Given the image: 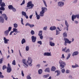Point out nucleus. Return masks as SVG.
<instances>
[{
  "mask_svg": "<svg viewBox=\"0 0 79 79\" xmlns=\"http://www.w3.org/2000/svg\"><path fill=\"white\" fill-rule=\"evenodd\" d=\"M4 18L5 20L7 21L8 17L5 14H2L1 16H0V23H4Z\"/></svg>",
  "mask_w": 79,
  "mask_h": 79,
  "instance_id": "nucleus-1",
  "label": "nucleus"
},
{
  "mask_svg": "<svg viewBox=\"0 0 79 79\" xmlns=\"http://www.w3.org/2000/svg\"><path fill=\"white\" fill-rule=\"evenodd\" d=\"M59 63L60 64V66L61 67V69H62L63 68H64V66H66V63L61 60H60L59 61Z\"/></svg>",
  "mask_w": 79,
  "mask_h": 79,
  "instance_id": "nucleus-2",
  "label": "nucleus"
},
{
  "mask_svg": "<svg viewBox=\"0 0 79 79\" xmlns=\"http://www.w3.org/2000/svg\"><path fill=\"white\" fill-rule=\"evenodd\" d=\"M28 60L27 61V63L30 66H32V59L31 58V57H29L28 58Z\"/></svg>",
  "mask_w": 79,
  "mask_h": 79,
  "instance_id": "nucleus-3",
  "label": "nucleus"
},
{
  "mask_svg": "<svg viewBox=\"0 0 79 79\" xmlns=\"http://www.w3.org/2000/svg\"><path fill=\"white\" fill-rule=\"evenodd\" d=\"M34 5L32 4V1H30L28 2L27 3V7H30L28 8V9H32L33 7H34Z\"/></svg>",
  "mask_w": 79,
  "mask_h": 79,
  "instance_id": "nucleus-4",
  "label": "nucleus"
},
{
  "mask_svg": "<svg viewBox=\"0 0 79 79\" xmlns=\"http://www.w3.org/2000/svg\"><path fill=\"white\" fill-rule=\"evenodd\" d=\"M64 40L65 41V43H64V45L65 46H66V45H67V44H71V43L72 42V41H69V39L67 38H64Z\"/></svg>",
  "mask_w": 79,
  "mask_h": 79,
  "instance_id": "nucleus-5",
  "label": "nucleus"
},
{
  "mask_svg": "<svg viewBox=\"0 0 79 79\" xmlns=\"http://www.w3.org/2000/svg\"><path fill=\"white\" fill-rule=\"evenodd\" d=\"M11 65L10 64H9V63H8L7 68V72L9 73H11Z\"/></svg>",
  "mask_w": 79,
  "mask_h": 79,
  "instance_id": "nucleus-6",
  "label": "nucleus"
},
{
  "mask_svg": "<svg viewBox=\"0 0 79 79\" xmlns=\"http://www.w3.org/2000/svg\"><path fill=\"white\" fill-rule=\"evenodd\" d=\"M77 18V19H79V14L77 15H73L72 16V20L73 21H74V19H76V18Z\"/></svg>",
  "mask_w": 79,
  "mask_h": 79,
  "instance_id": "nucleus-7",
  "label": "nucleus"
},
{
  "mask_svg": "<svg viewBox=\"0 0 79 79\" xmlns=\"http://www.w3.org/2000/svg\"><path fill=\"white\" fill-rule=\"evenodd\" d=\"M64 3L63 2H58V5L60 7H62L64 6Z\"/></svg>",
  "mask_w": 79,
  "mask_h": 79,
  "instance_id": "nucleus-8",
  "label": "nucleus"
},
{
  "mask_svg": "<svg viewBox=\"0 0 79 79\" xmlns=\"http://www.w3.org/2000/svg\"><path fill=\"white\" fill-rule=\"evenodd\" d=\"M38 35L40 36V37L41 40L43 39V35H42V31H39Z\"/></svg>",
  "mask_w": 79,
  "mask_h": 79,
  "instance_id": "nucleus-9",
  "label": "nucleus"
},
{
  "mask_svg": "<svg viewBox=\"0 0 79 79\" xmlns=\"http://www.w3.org/2000/svg\"><path fill=\"white\" fill-rule=\"evenodd\" d=\"M32 42L35 43L36 41V39H37V37L36 36H34V35H32L31 37Z\"/></svg>",
  "mask_w": 79,
  "mask_h": 79,
  "instance_id": "nucleus-10",
  "label": "nucleus"
},
{
  "mask_svg": "<svg viewBox=\"0 0 79 79\" xmlns=\"http://www.w3.org/2000/svg\"><path fill=\"white\" fill-rule=\"evenodd\" d=\"M0 5L1 7L4 8L5 6V3L3 2H2V0H0Z\"/></svg>",
  "mask_w": 79,
  "mask_h": 79,
  "instance_id": "nucleus-11",
  "label": "nucleus"
},
{
  "mask_svg": "<svg viewBox=\"0 0 79 79\" xmlns=\"http://www.w3.org/2000/svg\"><path fill=\"white\" fill-rule=\"evenodd\" d=\"M3 40H4V43L5 44H8L9 43L8 42H9V39H7L5 37L3 38Z\"/></svg>",
  "mask_w": 79,
  "mask_h": 79,
  "instance_id": "nucleus-12",
  "label": "nucleus"
},
{
  "mask_svg": "<svg viewBox=\"0 0 79 79\" xmlns=\"http://www.w3.org/2000/svg\"><path fill=\"white\" fill-rule=\"evenodd\" d=\"M44 56H52V54H51V52H45L44 53Z\"/></svg>",
  "mask_w": 79,
  "mask_h": 79,
  "instance_id": "nucleus-13",
  "label": "nucleus"
},
{
  "mask_svg": "<svg viewBox=\"0 0 79 79\" xmlns=\"http://www.w3.org/2000/svg\"><path fill=\"white\" fill-rule=\"evenodd\" d=\"M79 54V52L78 51H75L74 52L72 55V56H76V55H77Z\"/></svg>",
  "mask_w": 79,
  "mask_h": 79,
  "instance_id": "nucleus-14",
  "label": "nucleus"
},
{
  "mask_svg": "<svg viewBox=\"0 0 79 79\" xmlns=\"http://www.w3.org/2000/svg\"><path fill=\"white\" fill-rule=\"evenodd\" d=\"M9 31L7 30L4 31V35H5V36H8L9 34Z\"/></svg>",
  "mask_w": 79,
  "mask_h": 79,
  "instance_id": "nucleus-15",
  "label": "nucleus"
},
{
  "mask_svg": "<svg viewBox=\"0 0 79 79\" xmlns=\"http://www.w3.org/2000/svg\"><path fill=\"white\" fill-rule=\"evenodd\" d=\"M47 11V9L45 7H43L41 8V11L45 13Z\"/></svg>",
  "mask_w": 79,
  "mask_h": 79,
  "instance_id": "nucleus-16",
  "label": "nucleus"
},
{
  "mask_svg": "<svg viewBox=\"0 0 79 79\" xmlns=\"http://www.w3.org/2000/svg\"><path fill=\"white\" fill-rule=\"evenodd\" d=\"M13 32H15V33H20V31H18V29H16V28H13Z\"/></svg>",
  "mask_w": 79,
  "mask_h": 79,
  "instance_id": "nucleus-17",
  "label": "nucleus"
},
{
  "mask_svg": "<svg viewBox=\"0 0 79 79\" xmlns=\"http://www.w3.org/2000/svg\"><path fill=\"white\" fill-rule=\"evenodd\" d=\"M56 27L55 26H52L50 28V29L51 31H54V30H56Z\"/></svg>",
  "mask_w": 79,
  "mask_h": 79,
  "instance_id": "nucleus-18",
  "label": "nucleus"
},
{
  "mask_svg": "<svg viewBox=\"0 0 79 79\" xmlns=\"http://www.w3.org/2000/svg\"><path fill=\"white\" fill-rule=\"evenodd\" d=\"M44 13L45 12H43V11H40V16H41V17H43L44 16Z\"/></svg>",
  "mask_w": 79,
  "mask_h": 79,
  "instance_id": "nucleus-19",
  "label": "nucleus"
},
{
  "mask_svg": "<svg viewBox=\"0 0 79 79\" xmlns=\"http://www.w3.org/2000/svg\"><path fill=\"white\" fill-rule=\"evenodd\" d=\"M26 59H23L22 60V61L23 62V64H25V65H26V66H27V67H28V64H27V63H26Z\"/></svg>",
  "mask_w": 79,
  "mask_h": 79,
  "instance_id": "nucleus-20",
  "label": "nucleus"
},
{
  "mask_svg": "<svg viewBox=\"0 0 79 79\" xmlns=\"http://www.w3.org/2000/svg\"><path fill=\"white\" fill-rule=\"evenodd\" d=\"M50 68L49 67H48L47 68H46L45 70L44 71L45 72H48V73H50Z\"/></svg>",
  "mask_w": 79,
  "mask_h": 79,
  "instance_id": "nucleus-21",
  "label": "nucleus"
},
{
  "mask_svg": "<svg viewBox=\"0 0 79 79\" xmlns=\"http://www.w3.org/2000/svg\"><path fill=\"white\" fill-rule=\"evenodd\" d=\"M49 43H50L49 44L52 47L55 46V43H53V42L52 41H50Z\"/></svg>",
  "mask_w": 79,
  "mask_h": 79,
  "instance_id": "nucleus-22",
  "label": "nucleus"
},
{
  "mask_svg": "<svg viewBox=\"0 0 79 79\" xmlns=\"http://www.w3.org/2000/svg\"><path fill=\"white\" fill-rule=\"evenodd\" d=\"M55 70H56V68H55V67L54 66L52 67L51 69V71H55Z\"/></svg>",
  "mask_w": 79,
  "mask_h": 79,
  "instance_id": "nucleus-23",
  "label": "nucleus"
},
{
  "mask_svg": "<svg viewBox=\"0 0 79 79\" xmlns=\"http://www.w3.org/2000/svg\"><path fill=\"white\" fill-rule=\"evenodd\" d=\"M55 73H57V74L56 75L57 76H59L60 74V71L59 70H56L55 71Z\"/></svg>",
  "mask_w": 79,
  "mask_h": 79,
  "instance_id": "nucleus-24",
  "label": "nucleus"
},
{
  "mask_svg": "<svg viewBox=\"0 0 79 79\" xmlns=\"http://www.w3.org/2000/svg\"><path fill=\"white\" fill-rule=\"evenodd\" d=\"M63 36L64 37H67V33H66V32L65 31L63 33Z\"/></svg>",
  "mask_w": 79,
  "mask_h": 79,
  "instance_id": "nucleus-25",
  "label": "nucleus"
},
{
  "mask_svg": "<svg viewBox=\"0 0 79 79\" xmlns=\"http://www.w3.org/2000/svg\"><path fill=\"white\" fill-rule=\"evenodd\" d=\"M50 75L49 74H48L46 75H44L43 76V77L44 78H47V77H49Z\"/></svg>",
  "mask_w": 79,
  "mask_h": 79,
  "instance_id": "nucleus-26",
  "label": "nucleus"
},
{
  "mask_svg": "<svg viewBox=\"0 0 79 79\" xmlns=\"http://www.w3.org/2000/svg\"><path fill=\"white\" fill-rule=\"evenodd\" d=\"M13 6L12 5H10L8 6V8L9 10H12L13 8Z\"/></svg>",
  "mask_w": 79,
  "mask_h": 79,
  "instance_id": "nucleus-27",
  "label": "nucleus"
},
{
  "mask_svg": "<svg viewBox=\"0 0 79 79\" xmlns=\"http://www.w3.org/2000/svg\"><path fill=\"white\" fill-rule=\"evenodd\" d=\"M65 24L67 27H69V25L68 23V22H67V21L66 20H65Z\"/></svg>",
  "mask_w": 79,
  "mask_h": 79,
  "instance_id": "nucleus-28",
  "label": "nucleus"
},
{
  "mask_svg": "<svg viewBox=\"0 0 79 79\" xmlns=\"http://www.w3.org/2000/svg\"><path fill=\"white\" fill-rule=\"evenodd\" d=\"M42 1L45 6L47 7V3H46V1H45V0H42Z\"/></svg>",
  "mask_w": 79,
  "mask_h": 79,
  "instance_id": "nucleus-29",
  "label": "nucleus"
},
{
  "mask_svg": "<svg viewBox=\"0 0 79 79\" xmlns=\"http://www.w3.org/2000/svg\"><path fill=\"white\" fill-rule=\"evenodd\" d=\"M22 44H24V43H26V40L24 39H23L21 41Z\"/></svg>",
  "mask_w": 79,
  "mask_h": 79,
  "instance_id": "nucleus-30",
  "label": "nucleus"
},
{
  "mask_svg": "<svg viewBox=\"0 0 79 79\" xmlns=\"http://www.w3.org/2000/svg\"><path fill=\"white\" fill-rule=\"evenodd\" d=\"M56 35H58L60 34V31H59L57 29L56 30Z\"/></svg>",
  "mask_w": 79,
  "mask_h": 79,
  "instance_id": "nucleus-31",
  "label": "nucleus"
},
{
  "mask_svg": "<svg viewBox=\"0 0 79 79\" xmlns=\"http://www.w3.org/2000/svg\"><path fill=\"white\" fill-rule=\"evenodd\" d=\"M38 73L39 74H41L42 73V69H40L38 70Z\"/></svg>",
  "mask_w": 79,
  "mask_h": 79,
  "instance_id": "nucleus-32",
  "label": "nucleus"
},
{
  "mask_svg": "<svg viewBox=\"0 0 79 79\" xmlns=\"http://www.w3.org/2000/svg\"><path fill=\"white\" fill-rule=\"evenodd\" d=\"M70 56H71V54L69 53L68 54V56L66 58V60H68V59H69V58H70Z\"/></svg>",
  "mask_w": 79,
  "mask_h": 79,
  "instance_id": "nucleus-33",
  "label": "nucleus"
},
{
  "mask_svg": "<svg viewBox=\"0 0 79 79\" xmlns=\"http://www.w3.org/2000/svg\"><path fill=\"white\" fill-rule=\"evenodd\" d=\"M14 27L15 28H17V27H18V24L16 23H14Z\"/></svg>",
  "mask_w": 79,
  "mask_h": 79,
  "instance_id": "nucleus-34",
  "label": "nucleus"
},
{
  "mask_svg": "<svg viewBox=\"0 0 79 79\" xmlns=\"http://www.w3.org/2000/svg\"><path fill=\"white\" fill-rule=\"evenodd\" d=\"M11 10L13 12H16V9L14 7H13Z\"/></svg>",
  "mask_w": 79,
  "mask_h": 79,
  "instance_id": "nucleus-35",
  "label": "nucleus"
},
{
  "mask_svg": "<svg viewBox=\"0 0 79 79\" xmlns=\"http://www.w3.org/2000/svg\"><path fill=\"white\" fill-rule=\"evenodd\" d=\"M22 15L24 16L26 15V13L25 12H24V11H23L22 12Z\"/></svg>",
  "mask_w": 79,
  "mask_h": 79,
  "instance_id": "nucleus-36",
  "label": "nucleus"
},
{
  "mask_svg": "<svg viewBox=\"0 0 79 79\" xmlns=\"http://www.w3.org/2000/svg\"><path fill=\"white\" fill-rule=\"evenodd\" d=\"M5 7H0V10L1 11H5Z\"/></svg>",
  "mask_w": 79,
  "mask_h": 79,
  "instance_id": "nucleus-37",
  "label": "nucleus"
},
{
  "mask_svg": "<svg viewBox=\"0 0 79 79\" xmlns=\"http://www.w3.org/2000/svg\"><path fill=\"white\" fill-rule=\"evenodd\" d=\"M36 17L37 19H40V15H36Z\"/></svg>",
  "mask_w": 79,
  "mask_h": 79,
  "instance_id": "nucleus-38",
  "label": "nucleus"
},
{
  "mask_svg": "<svg viewBox=\"0 0 79 79\" xmlns=\"http://www.w3.org/2000/svg\"><path fill=\"white\" fill-rule=\"evenodd\" d=\"M31 35H34V34H35V32H34V31L32 30L31 31Z\"/></svg>",
  "mask_w": 79,
  "mask_h": 79,
  "instance_id": "nucleus-39",
  "label": "nucleus"
},
{
  "mask_svg": "<svg viewBox=\"0 0 79 79\" xmlns=\"http://www.w3.org/2000/svg\"><path fill=\"white\" fill-rule=\"evenodd\" d=\"M7 67L6 65H4L2 67V69L3 70H5V69H6Z\"/></svg>",
  "mask_w": 79,
  "mask_h": 79,
  "instance_id": "nucleus-40",
  "label": "nucleus"
},
{
  "mask_svg": "<svg viewBox=\"0 0 79 79\" xmlns=\"http://www.w3.org/2000/svg\"><path fill=\"white\" fill-rule=\"evenodd\" d=\"M21 22L23 25H24V24L23 23V19L21 18Z\"/></svg>",
  "mask_w": 79,
  "mask_h": 79,
  "instance_id": "nucleus-41",
  "label": "nucleus"
},
{
  "mask_svg": "<svg viewBox=\"0 0 79 79\" xmlns=\"http://www.w3.org/2000/svg\"><path fill=\"white\" fill-rule=\"evenodd\" d=\"M3 61V58H1L0 59V64H2V63Z\"/></svg>",
  "mask_w": 79,
  "mask_h": 79,
  "instance_id": "nucleus-42",
  "label": "nucleus"
},
{
  "mask_svg": "<svg viewBox=\"0 0 79 79\" xmlns=\"http://www.w3.org/2000/svg\"><path fill=\"white\" fill-rule=\"evenodd\" d=\"M26 77L27 79H32L30 75H27Z\"/></svg>",
  "mask_w": 79,
  "mask_h": 79,
  "instance_id": "nucleus-43",
  "label": "nucleus"
},
{
  "mask_svg": "<svg viewBox=\"0 0 79 79\" xmlns=\"http://www.w3.org/2000/svg\"><path fill=\"white\" fill-rule=\"evenodd\" d=\"M29 46H26V51H29Z\"/></svg>",
  "mask_w": 79,
  "mask_h": 79,
  "instance_id": "nucleus-44",
  "label": "nucleus"
},
{
  "mask_svg": "<svg viewBox=\"0 0 79 79\" xmlns=\"http://www.w3.org/2000/svg\"><path fill=\"white\" fill-rule=\"evenodd\" d=\"M12 64L13 65H16V62L15 61V60H14L13 61Z\"/></svg>",
  "mask_w": 79,
  "mask_h": 79,
  "instance_id": "nucleus-45",
  "label": "nucleus"
},
{
  "mask_svg": "<svg viewBox=\"0 0 79 79\" xmlns=\"http://www.w3.org/2000/svg\"><path fill=\"white\" fill-rule=\"evenodd\" d=\"M12 29V27H9L8 29L7 30L10 32V31H11V30Z\"/></svg>",
  "mask_w": 79,
  "mask_h": 79,
  "instance_id": "nucleus-46",
  "label": "nucleus"
},
{
  "mask_svg": "<svg viewBox=\"0 0 79 79\" xmlns=\"http://www.w3.org/2000/svg\"><path fill=\"white\" fill-rule=\"evenodd\" d=\"M40 67V64H37L36 66V67L37 68H39Z\"/></svg>",
  "mask_w": 79,
  "mask_h": 79,
  "instance_id": "nucleus-47",
  "label": "nucleus"
},
{
  "mask_svg": "<svg viewBox=\"0 0 79 79\" xmlns=\"http://www.w3.org/2000/svg\"><path fill=\"white\" fill-rule=\"evenodd\" d=\"M66 50H67V47H65V48H64L62 49V51L63 52H65V51H66Z\"/></svg>",
  "mask_w": 79,
  "mask_h": 79,
  "instance_id": "nucleus-48",
  "label": "nucleus"
},
{
  "mask_svg": "<svg viewBox=\"0 0 79 79\" xmlns=\"http://www.w3.org/2000/svg\"><path fill=\"white\" fill-rule=\"evenodd\" d=\"M47 26H46L43 28V30L44 31H47Z\"/></svg>",
  "mask_w": 79,
  "mask_h": 79,
  "instance_id": "nucleus-49",
  "label": "nucleus"
},
{
  "mask_svg": "<svg viewBox=\"0 0 79 79\" xmlns=\"http://www.w3.org/2000/svg\"><path fill=\"white\" fill-rule=\"evenodd\" d=\"M70 52V49H69L68 48V49L66 51H65V52H66V53H69Z\"/></svg>",
  "mask_w": 79,
  "mask_h": 79,
  "instance_id": "nucleus-50",
  "label": "nucleus"
},
{
  "mask_svg": "<svg viewBox=\"0 0 79 79\" xmlns=\"http://www.w3.org/2000/svg\"><path fill=\"white\" fill-rule=\"evenodd\" d=\"M29 27H30L31 28H32L33 27H34V25L30 24Z\"/></svg>",
  "mask_w": 79,
  "mask_h": 79,
  "instance_id": "nucleus-51",
  "label": "nucleus"
},
{
  "mask_svg": "<svg viewBox=\"0 0 79 79\" xmlns=\"http://www.w3.org/2000/svg\"><path fill=\"white\" fill-rule=\"evenodd\" d=\"M61 72L62 73H64V72H65V69H63L61 70Z\"/></svg>",
  "mask_w": 79,
  "mask_h": 79,
  "instance_id": "nucleus-52",
  "label": "nucleus"
},
{
  "mask_svg": "<svg viewBox=\"0 0 79 79\" xmlns=\"http://www.w3.org/2000/svg\"><path fill=\"white\" fill-rule=\"evenodd\" d=\"M77 0H73V3H77Z\"/></svg>",
  "mask_w": 79,
  "mask_h": 79,
  "instance_id": "nucleus-53",
  "label": "nucleus"
},
{
  "mask_svg": "<svg viewBox=\"0 0 79 79\" xmlns=\"http://www.w3.org/2000/svg\"><path fill=\"white\" fill-rule=\"evenodd\" d=\"M37 43L39 44H40V45H42V41H39L37 42Z\"/></svg>",
  "mask_w": 79,
  "mask_h": 79,
  "instance_id": "nucleus-54",
  "label": "nucleus"
},
{
  "mask_svg": "<svg viewBox=\"0 0 79 79\" xmlns=\"http://www.w3.org/2000/svg\"><path fill=\"white\" fill-rule=\"evenodd\" d=\"M70 73V71L68 70H66V73L67 74H68L69 73Z\"/></svg>",
  "mask_w": 79,
  "mask_h": 79,
  "instance_id": "nucleus-55",
  "label": "nucleus"
},
{
  "mask_svg": "<svg viewBox=\"0 0 79 79\" xmlns=\"http://www.w3.org/2000/svg\"><path fill=\"white\" fill-rule=\"evenodd\" d=\"M25 3V1L24 0H23V2H22V3L21 4V5H24Z\"/></svg>",
  "mask_w": 79,
  "mask_h": 79,
  "instance_id": "nucleus-56",
  "label": "nucleus"
},
{
  "mask_svg": "<svg viewBox=\"0 0 79 79\" xmlns=\"http://www.w3.org/2000/svg\"><path fill=\"white\" fill-rule=\"evenodd\" d=\"M21 73H22V76H23V77H24V73H23V70H22Z\"/></svg>",
  "mask_w": 79,
  "mask_h": 79,
  "instance_id": "nucleus-57",
  "label": "nucleus"
},
{
  "mask_svg": "<svg viewBox=\"0 0 79 79\" xmlns=\"http://www.w3.org/2000/svg\"><path fill=\"white\" fill-rule=\"evenodd\" d=\"M4 76L2 75V74H0V78H4Z\"/></svg>",
  "mask_w": 79,
  "mask_h": 79,
  "instance_id": "nucleus-58",
  "label": "nucleus"
},
{
  "mask_svg": "<svg viewBox=\"0 0 79 79\" xmlns=\"http://www.w3.org/2000/svg\"><path fill=\"white\" fill-rule=\"evenodd\" d=\"M30 24H29V23H27L25 24V26H30Z\"/></svg>",
  "mask_w": 79,
  "mask_h": 79,
  "instance_id": "nucleus-59",
  "label": "nucleus"
},
{
  "mask_svg": "<svg viewBox=\"0 0 79 79\" xmlns=\"http://www.w3.org/2000/svg\"><path fill=\"white\" fill-rule=\"evenodd\" d=\"M11 77H12V78H13V79H18V78H15L14 77L13 75L11 76Z\"/></svg>",
  "mask_w": 79,
  "mask_h": 79,
  "instance_id": "nucleus-60",
  "label": "nucleus"
},
{
  "mask_svg": "<svg viewBox=\"0 0 79 79\" xmlns=\"http://www.w3.org/2000/svg\"><path fill=\"white\" fill-rule=\"evenodd\" d=\"M32 16H33V15H30L29 16V18H30V19H32Z\"/></svg>",
  "mask_w": 79,
  "mask_h": 79,
  "instance_id": "nucleus-61",
  "label": "nucleus"
},
{
  "mask_svg": "<svg viewBox=\"0 0 79 79\" xmlns=\"http://www.w3.org/2000/svg\"><path fill=\"white\" fill-rule=\"evenodd\" d=\"M61 58H64V54H63L62 56V57H61Z\"/></svg>",
  "mask_w": 79,
  "mask_h": 79,
  "instance_id": "nucleus-62",
  "label": "nucleus"
},
{
  "mask_svg": "<svg viewBox=\"0 0 79 79\" xmlns=\"http://www.w3.org/2000/svg\"><path fill=\"white\" fill-rule=\"evenodd\" d=\"M14 32H13V31H11L10 34V35H12V33H13Z\"/></svg>",
  "mask_w": 79,
  "mask_h": 79,
  "instance_id": "nucleus-63",
  "label": "nucleus"
},
{
  "mask_svg": "<svg viewBox=\"0 0 79 79\" xmlns=\"http://www.w3.org/2000/svg\"><path fill=\"white\" fill-rule=\"evenodd\" d=\"M24 16H25V18H26V19H28V18H29V17H28V16L27 15H26Z\"/></svg>",
  "mask_w": 79,
  "mask_h": 79,
  "instance_id": "nucleus-64",
  "label": "nucleus"
}]
</instances>
